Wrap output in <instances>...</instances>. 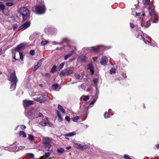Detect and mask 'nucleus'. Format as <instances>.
Here are the masks:
<instances>
[{"label":"nucleus","mask_w":159,"mask_h":159,"mask_svg":"<svg viewBox=\"0 0 159 159\" xmlns=\"http://www.w3.org/2000/svg\"><path fill=\"white\" fill-rule=\"evenodd\" d=\"M83 99L84 101H87L88 100L89 98V96L88 95H83Z\"/></svg>","instance_id":"nucleus-34"},{"label":"nucleus","mask_w":159,"mask_h":159,"mask_svg":"<svg viewBox=\"0 0 159 159\" xmlns=\"http://www.w3.org/2000/svg\"><path fill=\"white\" fill-rule=\"evenodd\" d=\"M19 11L23 17V21L29 19L30 12L26 7H23L20 8Z\"/></svg>","instance_id":"nucleus-1"},{"label":"nucleus","mask_w":159,"mask_h":159,"mask_svg":"<svg viewBox=\"0 0 159 159\" xmlns=\"http://www.w3.org/2000/svg\"><path fill=\"white\" fill-rule=\"evenodd\" d=\"M28 139L30 141H32L34 139V137L32 135L29 134Z\"/></svg>","instance_id":"nucleus-39"},{"label":"nucleus","mask_w":159,"mask_h":159,"mask_svg":"<svg viewBox=\"0 0 159 159\" xmlns=\"http://www.w3.org/2000/svg\"><path fill=\"white\" fill-rule=\"evenodd\" d=\"M29 156L30 158H32L34 157V155L32 153H30L29 154Z\"/></svg>","instance_id":"nucleus-57"},{"label":"nucleus","mask_w":159,"mask_h":159,"mask_svg":"<svg viewBox=\"0 0 159 159\" xmlns=\"http://www.w3.org/2000/svg\"><path fill=\"white\" fill-rule=\"evenodd\" d=\"M150 1V0H143V2L144 5H149Z\"/></svg>","instance_id":"nucleus-35"},{"label":"nucleus","mask_w":159,"mask_h":159,"mask_svg":"<svg viewBox=\"0 0 159 159\" xmlns=\"http://www.w3.org/2000/svg\"><path fill=\"white\" fill-rule=\"evenodd\" d=\"M52 43L53 45H55L60 44H61V43H58L55 41L52 42Z\"/></svg>","instance_id":"nucleus-55"},{"label":"nucleus","mask_w":159,"mask_h":159,"mask_svg":"<svg viewBox=\"0 0 159 159\" xmlns=\"http://www.w3.org/2000/svg\"><path fill=\"white\" fill-rule=\"evenodd\" d=\"M64 65V62L60 64L59 66V68L60 70L62 69Z\"/></svg>","instance_id":"nucleus-47"},{"label":"nucleus","mask_w":159,"mask_h":159,"mask_svg":"<svg viewBox=\"0 0 159 159\" xmlns=\"http://www.w3.org/2000/svg\"><path fill=\"white\" fill-rule=\"evenodd\" d=\"M50 153L49 152H46L44 156H43V157H44L46 159H47L48 157L50 156Z\"/></svg>","instance_id":"nucleus-38"},{"label":"nucleus","mask_w":159,"mask_h":159,"mask_svg":"<svg viewBox=\"0 0 159 159\" xmlns=\"http://www.w3.org/2000/svg\"><path fill=\"white\" fill-rule=\"evenodd\" d=\"M89 147L87 145H82V147L81 148V150H84L87 149H89Z\"/></svg>","instance_id":"nucleus-29"},{"label":"nucleus","mask_w":159,"mask_h":159,"mask_svg":"<svg viewBox=\"0 0 159 159\" xmlns=\"http://www.w3.org/2000/svg\"><path fill=\"white\" fill-rule=\"evenodd\" d=\"M30 22L27 21L19 28V30H23L28 28L30 26Z\"/></svg>","instance_id":"nucleus-6"},{"label":"nucleus","mask_w":159,"mask_h":159,"mask_svg":"<svg viewBox=\"0 0 159 159\" xmlns=\"http://www.w3.org/2000/svg\"><path fill=\"white\" fill-rule=\"evenodd\" d=\"M88 69L90 70L91 75H93L94 72V68L93 65L91 63L88 65Z\"/></svg>","instance_id":"nucleus-15"},{"label":"nucleus","mask_w":159,"mask_h":159,"mask_svg":"<svg viewBox=\"0 0 159 159\" xmlns=\"http://www.w3.org/2000/svg\"><path fill=\"white\" fill-rule=\"evenodd\" d=\"M158 19L156 18H155L153 21V23H158Z\"/></svg>","instance_id":"nucleus-54"},{"label":"nucleus","mask_w":159,"mask_h":159,"mask_svg":"<svg viewBox=\"0 0 159 159\" xmlns=\"http://www.w3.org/2000/svg\"><path fill=\"white\" fill-rule=\"evenodd\" d=\"M46 9L45 5L44 3L43 2L35 6L34 12L36 14L41 15L45 13Z\"/></svg>","instance_id":"nucleus-2"},{"label":"nucleus","mask_w":159,"mask_h":159,"mask_svg":"<svg viewBox=\"0 0 159 159\" xmlns=\"http://www.w3.org/2000/svg\"><path fill=\"white\" fill-rule=\"evenodd\" d=\"M43 37V35L38 32H34L30 37V39L34 41L36 39H40Z\"/></svg>","instance_id":"nucleus-4"},{"label":"nucleus","mask_w":159,"mask_h":159,"mask_svg":"<svg viewBox=\"0 0 159 159\" xmlns=\"http://www.w3.org/2000/svg\"><path fill=\"white\" fill-rule=\"evenodd\" d=\"M148 9V12L150 16H152L153 15H155L156 16H157L156 14V12L155 11V7L154 6H151L150 5H149Z\"/></svg>","instance_id":"nucleus-5"},{"label":"nucleus","mask_w":159,"mask_h":159,"mask_svg":"<svg viewBox=\"0 0 159 159\" xmlns=\"http://www.w3.org/2000/svg\"><path fill=\"white\" fill-rule=\"evenodd\" d=\"M28 93L31 96H34L36 95V93L34 92V90H29Z\"/></svg>","instance_id":"nucleus-30"},{"label":"nucleus","mask_w":159,"mask_h":159,"mask_svg":"<svg viewBox=\"0 0 159 159\" xmlns=\"http://www.w3.org/2000/svg\"><path fill=\"white\" fill-rule=\"evenodd\" d=\"M98 95L97 93V91H96V93L95 94V98L93 99V101L90 102V105H93L95 103L98 98Z\"/></svg>","instance_id":"nucleus-19"},{"label":"nucleus","mask_w":159,"mask_h":159,"mask_svg":"<svg viewBox=\"0 0 159 159\" xmlns=\"http://www.w3.org/2000/svg\"><path fill=\"white\" fill-rule=\"evenodd\" d=\"M44 120L45 121V122H48V118L47 117H46L44 119Z\"/></svg>","instance_id":"nucleus-64"},{"label":"nucleus","mask_w":159,"mask_h":159,"mask_svg":"<svg viewBox=\"0 0 159 159\" xmlns=\"http://www.w3.org/2000/svg\"><path fill=\"white\" fill-rule=\"evenodd\" d=\"M30 54L32 56H33L35 54L34 51L33 50H31L30 52Z\"/></svg>","instance_id":"nucleus-48"},{"label":"nucleus","mask_w":159,"mask_h":159,"mask_svg":"<svg viewBox=\"0 0 159 159\" xmlns=\"http://www.w3.org/2000/svg\"><path fill=\"white\" fill-rule=\"evenodd\" d=\"M141 38L142 39H143V41H144V42H145V44H148L149 43V41H146L145 40V39L144 38L143 36H142V35H141Z\"/></svg>","instance_id":"nucleus-45"},{"label":"nucleus","mask_w":159,"mask_h":159,"mask_svg":"<svg viewBox=\"0 0 159 159\" xmlns=\"http://www.w3.org/2000/svg\"><path fill=\"white\" fill-rule=\"evenodd\" d=\"M93 81L94 84L96 85L98 82V79L97 78H95L93 80Z\"/></svg>","instance_id":"nucleus-43"},{"label":"nucleus","mask_w":159,"mask_h":159,"mask_svg":"<svg viewBox=\"0 0 159 159\" xmlns=\"http://www.w3.org/2000/svg\"><path fill=\"white\" fill-rule=\"evenodd\" d=\"M43 115L40 112H37L34 115V117L35 118H38V117H43Z\"/></svg>","instance_id":"nucleus-21"},{"label":"nucleus","mask_w":159,"mask_h":159,"mask_svg":"<svg viewBox=\"0 0 159 159\" xmlns=\"http://www.w3.org/2000/svg\"><path fill=\"white\" fill-rule=\"evenodd\" d=\"M17 25L16 24H14L13 26V29L14 30H15L17 28Z\"/></svg>","instance_id":"nucleus-53"},{"label":"nucleus","mask_w":159,"mask_h":159,"mask_svg":"<svg viewBox=\"0 0 159 159\" xmlns=\"http://www.w3.org/2000/svg\"><path fill=\"white\" fill-rule=\"evenodd\" d=\"M108 62V58L106 56H104L101 58L100 63L103 66H105L107 64Z\"/></svg>","instance_id":"nucleus-11"},{"label":"nucleus","mask_w":159,"mask_h":159,"mask_svg":"<svg viewBox=\"0 0 159 159\" xmlns=\"http://www.w3.org/2000/svg\"><path fill=\"white\" fill-rule=\"evenodd\" d=\"M65 120H67V121H70V117H69V116H66L65 117Z\"/></svg>","instance_id":"nucleus-52"},{"label":"nucleus","mask_w":159,"mask_h":159,"mask_svg":"<svg viewBox=\"0 0 159 159\" xmlns=\"http://www.w3.org/2000/svg\"><path fill=\"white\" fill-rule=\"evenodd\" d=\"M111 48V46H107V47H104V48L105 49H109Z\"/></svg>","instance_id":"nucleus-60"},{"label":"nucleus","mask_w":159,"mask_h":159,"mask_svg":"<svg viewBox=\"0 0 159 159\" xmlns=\"http://www.w3.org/2000/svg\"><path fill=\"white\" fill-rule=\"evenodd\" d=\"M74 68L73 66L70 67L66 69L67 76L71 75L74 73Z\"/></svg>","instance_id":"nucleus-7"},{"label":"nucleus","mask_w":159,"mask_h":159,"mask_svg":"<svg viewBox=\"0 0 159 159\" xmlns=\"http://www.w3.org/2000/svg\"><path fill=\"white\" fill-rule=\"evenodd\" d=\"M78 60L79 61L84 62L86 61V57L84 55H81L79 57Z\"/></svg>","instance_id":"nucleus-17"},{"label":"nucleus","mask_w":159,"mask_h":159,"mask_svg":"<svg viewBox=\"0 0 159 159\" xmlns=\"http://www.w3.org/2000/svg\"><path fill=\"white\" fill-rule=\"evenodd\" d=\"M150 23L149 21H147L146 23H144L142 21L141 23V26L144 28H148L150 25Z\"/></svg>","instance_id":"nucleus-13"},{"label":"nucleus","mask_w":159,"mask_h":159,"mask_svg":"<svg viewBox=\"0 0 159 159\" xmlns=\"http://www.w3.org/2000/svg\"><path fill=\"white\" fill-rule=\"evenodd\" d=\"M34 100L35 101L39 102L41 103L44 102L47 100L46 98L41 96L39 97H37L34 98Z\"/></svg>","instance_id":"nucleus-9"},{"label":"nucleus","mask_w":159,"mask_h":159,"mask_svg":"<svg viewBox=\"0 0 159 159\" xmlns=\"http://www.w3.org/2000/svg\"><path fill=\"white\" fill-rule=\"evenodd\" d=\"M51 141V139L49 137H46L43 139L42 143L43 144H46L47 143H50Z\"/></svg>","instance_id":"nucleus-16"},{"label":"nucleus","mask_w":159,"mask_h":159,"mask_svg":"<svg viewBox=\"0 0 159 159\" xmlns=\"http://www.w3.org/2000/svg\"><path fill=\"white\" fill-rule=\"evenodd\" d=\"M57 108L58 110H60L61 112L63 113H65V110L63 109V107L60 104H58V105Z\"/></svg>","instance_id":"nucleus-20"},{"label":"nucleus","mask_w":159,"mask_h":159,"mask_svg":"<svg viewBox=\"0 0 159 159\" xmlns=\"http://www.w3.org/2000/svg\"><path fill=\"white\" fill-rule=\"evenodd\" d=\"M44 76H46L48 78H49L51 76V75L49 73H46L44 74Z\"/></svg>","instance_id":"nucleus-50"},{"label":"nucleus","mask_w":159,"mask_h":159,"mask_svg":"<svg viewBox=\"0 0 159 159\" xmlns=\"http://www.w3.org/2000/svg\"><path fill=\"white\" fill-rule=\"evenodd\" d=\"M47 124H48V125L50 126L51 127H52L53 126V125L50 122H47Z\"/></svg>","instance_id":"nucleus-58"},{"label":"nucleus","mask_w":159,"mask_h":159,"mask_svg":"<svg viewBox=\"0 0 159 159\" xmlns=\"http://www.w3.org/2000/svg\"><path fill=\"white\" fill-rule=\"evenodd\" d=\"M43 145L45 146L46 150L47 151H49V148L51 146L50 143H47L46 144H44Z\"/></svg>","instance_id":"nucleus-26"},{"label":"nucleus","mask_w":159,"mask_h":159,"mask_svg":"<svg viewBox=\"0 0 159 159\" xmlns=\"http://www.w3.org/2000/svg\"><path fill=\"white\" fill-rule=\"evenodd\" d=\"M65 150L62 148H60L57 149V152L59 153L62 154L63 153Z\"/></svg>","instance_id":"nucleus-31"},{"label":"nucleus","mask_w":159,"mask_h":159,"mask_svg":"<svg viewBox=\"0 0 159 159\" xmlns=\"http://www.w3.org/2000/svg\"><path fill=\"white\" fill-rule=\"evenodd\" d=\"M80 116H76L72 119V120L74 122H77L78 121V119L80 118Z\"/></svg>","instance_id":"nucleus-32"},{"label":"nucleus","mask_w":159,"mask_h":159,"mask_svg":"<svg viewBox=\"0 0 159 159\" xmlns=\"http://www.w3.org/2000/svg\"><path fill=\"white\" fill-rule=\"evenodd\" d=\"M76 133L75 132H73L71 133H68L65 135H64V136L67 139H69L66 138V137H71L75 135Z\"/></svg>","instance_id":"nucleus-18"},{"label":"nucleus","mask_w":159,"mask_h":159,"mask_svg":"<svg viewBox=\"0 0 159 159\" xmlns=\"http://www.w3.org/2000/svg\"><path fill=\"white\" fill-rule=\"evenodd\" d=\"M4 8V6L2 4V2H0V10H3Z\"/></svg>","instance_id":"nucleus-42"},{"label":"nucleus","mask_w":159,"mask_h":159,"mask_svg":"<svg viewBox=\"0 0 159 159\" xmlns=\"http://www.w3.org/2000/svg\"><path fill=\"white\" fill-rule=\"evenodd\" d=\"M26 128V126L25 125H22L21 126V128L22 130H25Z\"/></svg>","instance_id":"nucleus-59"},{"label":"nucleus","mask_w":159,"mask_h":159,"mask_svg":"<svg viewBox=\"0 0 159 159\" xmlns=\"http://www.w3.org/2000/svg\"><path fill=\"white\" fill-rule=\"evenodd\" d=\"M115 69L114 68H111L110 70V73L111 74L115 73Z\"/></svg>","instance_id":"nucleus-44"},{"label":"nucleus","mask_w":159,"mask_h":159,"mask_svg":"<svg viewBox=\"0 0 159 159\" xmlns=\"http://www.w3.org/2000/svg\"><path fill=\"white\" fill-rule=\"evenodd\" d=\"M71 148V147L70 146H68L66 147V148L67 149H70Z\"/></svg>","instance_id":"nucleus-62"},{"label":"nucleus","mask_w":159,"mask_h":159,"mask_svg":"<svg viewBox=\"0 0 159 159\" xmlns=\"http://www.w3.org/2000/svg\"><path fill=\"white\" fill-rule=\"evenodd\" d=\"M124 157L125 159H131L129 156L126 154L124 155Z\"/></svg>","instance_id":"nucleus-49"},{"label":"nucleus","mask_w":159,"mask_h":159,"mask_svg":"<svg viewBox=\"0 0 159 159\" xmlns=\"http://www.w3.org/2000/svg\"><path fill=\"white\" fill-rule=\"evenodd\" d=\"M39 124L43 126H45L47 125V122H44L43 121H40L39 123Z\"/></svg>","instance_id":"nucleus-40"},{"label":"nucleus","mask_w":159,"mask_h":159,"mask_svg":"<svg viewBox=\"0 0 159 159\" xmlns=\"http://www.w3.org/2000/svg\"><path fill=\"white\" fill-rule=\"evenodd\" d=\"M84 74V72H80L79 74L76 73L75 74L74 76L76 79L81 80L83 78Z\"/></svg>","instance_id":"nucleus-12"},{"label":"nucleus","mask_w":159,"mask_h":159,"mask_svg":"<svg viewBox=\"0 0 159 159\" xmlns=\"http://www.w3.org/2000/svg\"><path fill=\"white\" fill-rule=\"evenodd\" d=\"M57 66L55 65H53L51 69L50 72L51 73H53L57 71Z\"/></svg>","instance_id":"nucleus-24"},{"label":"nucleus","mask_w":159,"mask_h":159,"mask_svg":"<svg viewBox=\"0 0 159 159\" xmlns=\"http://www.w3.org/2000/svg\"><path fill=\"white\" fill-rule=\"evenodd\" d=\"M19 135L20 136H22V137L24 138H26L27 136L26 133L22 131H20L19 132Z\"/></svg>","instance_id":"nucleus-22"},{"label":"nucleus","mask_w":159,"mask_h":159,"mask_svg":"<svg viewBox=\"0 0 159 159\" xmlns=\"http://www.w3.org/2000/svg\"><path fill=\"white\" fill-rule=\"evenodd\" d=\"M104 117L105 118H109L110 117V114L108 112H106L104 114Z\"/></svg>","instance_id":"nucleus-37"},{"label":"nucleus","mask_w":159,"mask_h":159,"mask_svg":"<svg viewBox=\"0 0 159 159\" xmlns=\"http://www.w3.org/2000/svg\"><path fill=\"white\" fill-rule=\"evenodd\" d=\"M34 103L32 101H29L27 100H24L23 101V104L24 107L26 109L28 106Z\"/></svg>","instance_id":"nucleus-8"},{"label":"nucleus","mask_w":159,"mask_h":159,"mask_svg":"<svg viewBox=\"0 0 159 159\" xmlns=\"http://www.w3.org/2000/svg\"><path fill=\"white\" fill-rule=\"evenodd\" d=\"M57 116L58 117V121L59 122H61L62 120V119L61 117V115L60 114V112L59 111H57Z\"/></svg>","instance_id":"nucleus-23"},{"label":"nucleus","mask_w":159,"mask_h":159,"mask_svg":"<svg viewBox=\"0 0 159 159\" xmlns=\"http://www.w3.org/2000/svg\"><path fill=\"white\" fill-rule=\"evenodd\" d=\"M91 48L95 52H98L99 50V48L98 46L92 47H91Z\"/></svg>","instance_id":"nucleus-33"},{"label":"nucleus","mask_w":159,"mask_h":159,"mask_svg":"<svg viewBox=\"0 0 159 159\" xmlns=\"http://www.w3.org/2000/svg\"><path fill=\"white\" fill-rule=\"evenodd\" d=\"M73 52V51H71L70 53L64 56V59L65 60H67L69 57L72 55Z\"/></svg>","instance_id":"nucleus-25"},{"label":"nucleus","mask_w":159,"mask_h":159,"mask_svg":"<svg viewBox=\"0 0 159 159\" xmlns=\"http://www.w3.org/2000/svg\"><path fill=\"white\" fill-rule=\"evenodd\" d=\"M43 58L41 59L38 62L37 64L35 65L33 68V71H35L42 65V62L44 61Z\"/></svg>","instance_id":"nucleus-10"},{"label":"nucleus","mask_w":159,"mask_h":159,"mask_svg":"<svg viewBox=\"0 0 159 159\" xmlns=\"http://www.w3.org/2000/svg\"><path fill=\"white\" fill-rule=\"evenodd\" d=\"M75 147L79 149H80L82 147V145L77 143H74Z\"/></svg>","instance_id":"nucleus-27"},{"label":"nucleus","mask_w":159,"mask_h":159,"mask_svg":"<svg viewBox=\"0 0 159 159\" xmlns=\"http://www.w3.org/2000/svg\"><path fill=\"white\" fill-rule=\"evenodd\" d=\"M59 85L57 84H56L54 85H53L52 86V88L53 89H56L58 87Z\"/></svg>","instance_id":"nucleus-41"},{"label":"nucleus","mask_w":159,"mask_h":159,"mask_svg":"<svg viewBox=\"0 0 159 159\" xmlns=\"http://www.w3.org/2000/svg\"><path fill=\"white\" fill-rule=\"evenodd\" d=\"M19 55L20 59L23 61V54L21 52H19Z\"/></svg>","instance_id":"nucleus-46"},{"label":"nucleus","mask_w":159,"mask_h":159,"mask_svg":"<svg viewBox=\"0 0 159 159\" xmlns=\"http://www.w3.org/2000/svg\"><path fill=\"white\" fill-rule=\"evenodd\" d=\"M60 75L61 77L67 75L66 70L65 71H61L60 73Z\"/></svg>","instance_id":"nucleus-28"},{"label":"nucleus","mask_w":159,"mask_h":159,"mask_svg":"<svg viewBox=\"0 0 159 159\" xmlns=\"http://www.w3.org/2000/svg\"><path fill=\"white\" fill-rule=\"evenodd\" d=\"M13 5V4L11 2H7L6 3V5L8 6H11Z\"/></svg>","instance_id":"nucleus-51"},{"label":"nucleus","mask_w":159,"mask_h":159,"mask_svg":"<svg viewBox=\"0 0 159 159\" xmlns=\"http://www.w3.org/2000/svg\"><path fill=\"white\" fill-rule=\"evenodd\" d=\"M97 58L98 57H93V60L94 61H96Z\"/></svg>","instance_id":"nucleus-61"},{"label":"nucleus","mask_w":159,"mask_h":159,"mask_svg":"<svg viewBox=\"0 0 159 159\" xmlns=\"http://www.w3.org/2000/svg\"><path fill=\"white\" fill-rule=\"evenodd\" d=\"M48 43L49 42L48 40H45L44 41H42L41 42V44L42 46H44Z\"/></svg>","instance_id":"nucleus-36"},{"label":"nucleus","mask_w":159,"mask_h":159,"mask_svg":"<svg viewBox=\"0 0 159 159\" xmlns=\"http://www.w3.org/2000/svg\"><path fill=\"white\" fill-rule=\"evenodd\" d=\"M9 80L11 83L10 89H15L17 82V79L15 71L11 74Z\"/></svg>","instance_id":"nucleus-3"},{"label":"nucleus","mask_w":159,"mask_h":159,"mask_svg":"<svg viewBox=\"0 0 159 159\" xmlns=\"http://www.w3.org/2000/svg\"><path fill=\"white\" fill-rule=\"evenodd\" d=\"M140 13H137L136 12V16H139L140 15Z\"/></svg>","instance_id":"nucleus-63"},{"label":"nucleus","mask_w":159,"mask_h":159,"mask_svg":"<svg viewBox=\"0 0 159 159\" xmlns=\"http://www.w3.org/2000/svg\"><path fill=\"white\" fill-rule=\"evenodd\" d=\"M130 27L132 28H134L135 26L134 24H133V23H130Z\"/></svg>","instance_id":"nucleus-56"},{"label":"nucleus","mask_w":159,"mask_h":159,"mask_svg":"<svg viewBox=\"0 0 159 159\" xmlns=\"http://www.w3.org/2000/svg\"><path fill=\"white\" fill-rule=\"evenodd\" d=\"M24 48L25 44L23 43H21L16 47L15 50L17 51H19L20 50L24 49Z\"/></svg>","instance_id":"nucleus-14"}]
</instances>
